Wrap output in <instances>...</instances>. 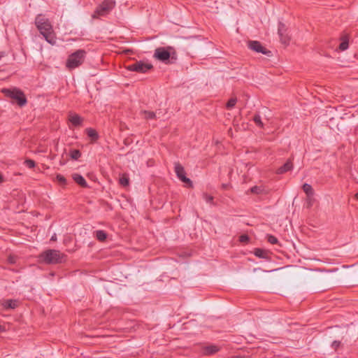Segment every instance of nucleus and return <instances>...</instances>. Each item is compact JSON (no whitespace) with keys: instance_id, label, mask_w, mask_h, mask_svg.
<instances>
[{"instance_id":"a878e982","label":"nucleus","mask_w":358,"mask_h":358,"mask_svg":"<svg viewBox=\"0 0 358 358\" xmlns=\"http://www.w3.org/2000/svg\"><path fill=\"white\" fill-rule=\"evenodd\" d=\"M250 192L253 194H259L263 192V189L259 186H254L250 189Z\"/></svg>"},{"instance_id":"dca6fc26","label":"nucleus","mask_w":358,"mask_h":358,"mask_svg":"<svg viewBox=\"0 0 358 358\" xmlns=\"http://www.w3.org/2000/svg\"><path fill=\"white\" fill-rule=\"evenodd\" d=\"M302 189L308 198L313 196L314 190L310 185L305 183L303 185Z\"/></svg>"},{"instance_id":"7c9ffc66","label":"nucleus","mask_w":358,"mask_h":358,"mask_svg":"<svg viewBox=\"0 0 358 358\" xmlns=\"http://www.w3.org/2000/svg\"><path fill=\"white\" fill-rule=\"evenodd\" d=\"M17 257L15 255H9L8 257V262L10 264H14L16 263Z\"/></svg>"},{"instance_id":"a211bd4d","label":"nucleus","mask_w":358,"mask_h":358,"mask_svg":"<svg viewBox=\"0 0 358 358\" xmlns=\"http://www.w3.org/2000/svg\"><path fill=\"white\" fill-rule=\"evenodd\" d=\"M95 236L99 241H104L107 238V234L103 230H97L95 231Z\"/></svg>"},{"instance_id":"0eeeda50","label":"nucleus","mask_w":358,"mask_h":358,"mask_svg":"<svg viewBox=\"0 0 358 358\" xmlns=\"http://www.w3.org/2000/svg\"><path fill=\"white\" fill-rule=\"evenodd\" d=\"M152 65L150 63H146L143 61H138L131 64L127 66V69L131 71L144 73L152 69Z\"/></svg>"},{"instance_id":"9d476101","label":"nucleus","mask_w":358,"mask_h":358,"mask_svg":"<svg viewBox=\"0 0 358 358\" xmlns=\"http://www.w3.org/2000/svg\"><path fill=\"white\" fill-rule=\"evenodd\" d=\"M278 31L281 43L285 45L289 44L290 37L287 33V29L283 23L279 22Z\"/></svg>"},{"instance_id":"2f4dec72","label":"nucleus","mask_w":358,"mask_h":358,"mask_svg":"<svg viewBox=\"0 0 358 358\" xmlns=\"http://www.w3.org/2000/svg\"><path fill=\"white\" fill-rule=\"evenodd\" d=\"M340 344V341H334L331 344V347L336 350L339 347Z\"/></svg>"},{"instance_id":"c756f323","label":"nucleus","mask_w":358,"mask_h":358,"mask_svg":"<svg viewBox=\"0 0 358 358\" xmlns=\"http://www.w3.org/2000/svg\"><path fill=\"white\" fill-rule=\"evenodd\" d=\"M203 197L207 203H211L213 200V197L206 193L203 194Z\"/></svg>"},{"instance_id":"2eb2a0df","label":"nucleus","mask_w":358,"mask_h":358,"mask_svg":"<svg viewBox=\"0 0 358 358\" xmlns=\"http://www.w3.org/2000/svg\"><path fill=\"white\" fill-rule=\"evenodd\" d=\"M3 306L6 309H14L17 306V301L16 300L8 299L3 302Z\"/></svg>"},{"instance_id":"f704fd0d","label":"nucleus","mask_w":358,"mask_h":358,"mask_svg":"<svg viewBox=\"0 0 358 358\" xmlns=\"http://www.w3.org/2000/svg\"><path fill=\"white\" fill-rule=\"evenodd\" d=\"M3 181V178L2 175L0 173V182H2Z\"/></svg>"},{"instance_id":"aec40b11","label":"nucleus","mask_w":358,"mask_h":358,"mask_svg":"<svg viewBox=\"0 0 358 358\" xmlns=\"http://www.w3.org/2000/svg\"><path fill=\"white\" fill-rule=\"evenodd\" d=\"M254 254L257 257L263 258V259L267 258V256H268L267 252L264 250H262L260 248L255 249Z\"/></svg>"},{"instance_id":"4c0bfd02","label":"nucleus","mask_w":358,"mask_h":358,"mask_svg":"<svg viewBox=\"0 0 358 358\" xmlns=\"http://www.w3.org/2000/svg\"><path fill=\"white\" fill-rule=\"evenodd\" d=\"M236 358H246L245 357H241V356H238V357H236Z\"/></svg>"},{"instance_id":"393cba45","label":"nucleus","mask_w":358,"mask_h":358,"mask_svg":"<svg viewBox=\"0 0 358 358\" xmlns=\"http://www.w3.org/2000/svg\"><path fill=\"white\" fill-rule=\"evenodd\" d=\"M24 164L29 169H33L36 166L35 162L30 159H26L24 162Z\"/></svg>"},{"instance_id":"473e14b6","label":"nucleus","mask_w":358,"mask_h":358,"mask_svg":"<svg viewBox=\"0 0 358 358\" xmlns=\"http://www.w3.org/2000/svg\"><path fill=\"white\" fill-rule=\"evenodd\" d=\"M249 240V238L247 235H241L240 236V241L241 242H247Z\"/></svg>"},{"instance_id":"423d86ee","label":"nucleus","mask_w":358,"mask_h":358,"mask_svg":"<svg viewBox=\"0 0 358 358\" xmlns=\"http://www.w3.org/2000/svg\"><path fill=\"white\" fill-rule=\"evenodd\" d=\"M115 6V2L113 1H104L98 6L92 15V17H99L107 15Z\"/></svg>"},{"instance_id":"6ab92c4d","label":"nucleus","mask_w":358,"mask_h":358,"mask_svg":"<svg viewBox=\"0 0 358 358\" xmlns=\"http://www.w3.org/2000/svg\"><path fill=\"white\" fill-rule=\"evenodd\" d=\"M86 133L92 140L96 141V139H98V134L94 129L92 128H88L86 129Z\"/></svg>"},{"instance_id":"7ed1b4c3","label":"nucleus","mask_w":358,"mask_h":358,"mask_svg":"<svg viewBox=\"0 0 358 358\" xmlns=\"http://www.w3.org/2000/svg\"><path fill=\"white\" fill-rule=\"evenodd\" d=\"M64 255L59 250L48 249L38 255V261L46 264H57L62 262Z\"/></svg>"},{"instance_id":"f3484780","label":"nucleus","mask_w":358,"mask_h":358,"mask_svg":"<svg viewBox=\"0 0 358 358\" xmlns=\"http://www.w3.org/2000/svg\"><path fill=\"white\" fill-rule=\"evenodd\" d=\"M69 156L73 160H78L80 157L81 153L78 150H70L69 152Z\"/></svg>"},{"instance_id":"c9c22d12","label":"nucleus","mask_w":358,"mask_h":358,"mask_svg":"<svg viewBox=\"0 0 358 358\" xmlns=\"http://www.w3.org/2000/svg\"><path fill=\"white\" fill-rule=\"evenodd\" d=\"M3 327L1 325H0V332L3 331Z\"/></svg>"},{"instance_id":"58836bf2","label":"nucleus","mask_w":358,"mask_h":358,"mask_svg":"<svg viewBox=\"0 0 358 358\" xmlns=\"http://www.w3.org/2000/svg\"><path fill=\"white\" fill-rule=\"evenodd\" d=\"M42 152V150H37V151L36 152V153H38V152Z\"/></svg>"},{"instance_id":"6e6552de","label":"nucleus","mask_w":358,"mask_h":358,"mask_svg":"<svg viewBox=\"0 0 358 358\" xmlns=\"http://www.w3.org/2000/svg\"><path fill=\"white\" fill-rule=\"evenodd\" d=\"M175 172L177 175V177L183 182L187 184L189 187L192 186V180L187 178L185 176V171L183 166L179 163L175 164Z\"/></svg>"},{"instance_id":"1a4fd4ad","label":"nucleus","mask_w":358,"mask_h":358,"mask_svg":"<svg viewBox=\"0 0 358 358\" xmlns=\"http://www.w3.org/2000/svg\"><path fill=\"white\" fill-rule=\"evenodd\" d=\"M248 47L250 49L256 52H260L267 56L271 55V52L266 50L264 46H262L261 43L257 41H249Z\"/></svg>"},{"instance_id":"20e7f679","label":"nucleus","mask_w":358,"mask_h":358,"mask_svg":"<svg viewBox=\"0 0 358 358\" xmlns=\"http://www.w3.org/2000/svg\"><path fill=\"white\" fill-rule=\"evenodd\" d=\"M1 92L7 97L15 101L20 107L26 105L27 100L24 92L17 88L1 90Z\"/></svg>"},{"instance_id":"5701e85b","label":"nucleus","mask_w":358,"mask_h":358,"mask_svg":"<svg viewBox=\"0 0 358 358\" xmlns=\"http://www.w3.org/2000/svg\"><path fill=\"white\" fill-rule=\"evenodd\" d=\"M142 113L144 114V117L147 120H152L156 117L155 113L152 111L143 110Z\"/></svg>"},{"instance_id":"9b49d317","label":"nucleus","mask_w":358,"mask_h":358,"mask_svg":"<svg viewBox=\"0 0 358 358\" xmlns=\"http://www.w3.org/2000/svg\"><path fill=\"white\" fill-rule=\"evenodd\" d=\"M220 350V348L215 345H205L201 348V353L205 356H209L217 353Z\"/></svg>"},{"instance_id":"bb28decb","label":"nucleus","mask_w":358,"mask_h":358,"mask_svg":"<svg viewBox=\"0 0 358 358\" xmlns=\"http://www.w3.org/2000/svg\"><path fill=\"white\" fill-rule=\"evenodd\" d=\"M266 237L268 242L272 245L277 244L278 243V238L273 235L268 234Z\"/></svg>"},{"instance_id":"4468645a","label":"nucleus","mask_w":358,"mask_h":358,"mask_svg":"<svg viewBox=\"0 0 358 358\" xmlns=\"http://www.w3.org/2000/svg\"><path fill=\"white\" fill-rule=\"evenodd\" d=\"M72 178L74 180L75 182H76L78 185L83 187H87V183L85 178L78 173H73L72 175Z\"/></svg>"},{"instance_id":"ddd939ff","label":"nucleus","mask_w":358,"mask_h":358,"mask_svg":"<svg viewBox=\"0 0 358 358\" xmlns=\"http://www.w3.org/2000/svg\"><path fill=\"white\" fill-rule=\"evenodd\" d=\"M293 169V164L290 159L287 160V162L278 169L276 173L278 174H283L289 171H291Z\"/></svg>"},{"instance_id":"72a5a7b5","label":"nucleus","mask_w":358,"mask_h":358,"mask_svg":"<svg viewBox=\"0 0 358 358\" xmlns=\"http://www.w3.org/2000/svg\"><path fill=\"white\" fill-rule=\"evenodd\" d=\"M56 238H57L56 234H54L52 236L50 241H56Z\"/></svg>"},{"instance_id":"c85d7f7f","label":"nucleus","mask_w":358,"mask_h":358,"mask_svg":"<svg viewBox=\"0 0 358 358\" xmlns=\"http://www.w3.org/2000/svg\"><path fill=\"white\" fill-rule=\"evenodd\" d=\"M237 99L236 98H231L227 103V108L228 109L232 108L236 103Z\"/></svg>"},{"instance_id":"412c9836","label":"nucleus","mask_w":358,"mask_h":358,"mask_svg":"<svg viewBox=\"0 0 358 358\" xmlns=\"http://www.w3.org/2000/svg\"><path fill=\"white\" fill-rule=\"evenodd\" d=\"M349 43L348 39L346 37H343L342 38V41L339 45V50L341 51H344L348 48Z\"/></svg>"},{"instance_id":"e433bc0d","label":"nucleus","mask_w":358,"mask_h":358,"mask_svg":"<svg viewBox=\"0 0 358 358\" xmlns=\"http://www.w3.org/2000/svg\"><path fill=\"white\" fill-rule=\"evenodd\" d=\"M355 198L358 200V192L355 194Z\"/></svg>"},{"instance_id":"cd10ccee","label":"nucleus","mask_w":358,"mask_h":358,"mask_svg":"<svg viewBox=\"0 0 358 358\" xmlns=\"http://www.w3.org/2000/svg\"><path fill=\"white\" fill-rule=\"evenodd\" d=\"M56 181L59 185H64L66 184V180L63 176H62L60 174H57L56 176Z\"/></svg>"},{"instance_id":"f8f14e48","label":"nucleus","mask_w":358,"mask_h":358,"mask_svg":"<svg viewBox=\"0 0 358 358\" xmlns=\"http://www.w3.org/2000/svg\"><path fill=\"white\" fill-rule=\"evenodd\" d=\"M83 119L76 113L69 112V122H70L73 126L79 127L82 124Z\"/></svg>"},{"instance_id":"b1692460","label":"nucleus","mask_w":358,"mask_h":358,"mask_svg":"<svg viewBox=\"0 0 358 358\" xmlns=\"http://www.w3.org/2000/svg\"><path fill=\"white\" fill-rule=\"evenodd\" d=\"M120 184L123 186V187H126L127 185H129V179L128 178L127 176L126 175H123L120 178Z\"/></svg>"},{"instance_id":"f03ea898","label":"nucleus","mask_w":358,"mask_h":358,"mask_svg":"<svg viewBox=\"0 0 358 358\" xmlns=\"http://www.w3.org/2000/svg\"><path fill=\"white\" fill-rule=\"evenodd\" d=\"M153 57L164 64H173L177 60V55L174 48L171 46L157 48Z\"/></svg>"},{"instance_id":"4be33fe9","label":"nucleus","mask_w":358,"mask_h":358,"mask_svg":"<svg viewBox=\"0 0 358 358\" xmlns=\"http://www.w3.org/2000/svg\"><path fill=\"white\" fill-rule=\"evenodd\" d=\"M253 121L256 124V125L260 128L264 127V123L262 121V118L259 114H255L253 117Z\"/></svg>"},{"instance_id":"f257e3e1","label":"nucleus","mask_w":358,"mask_h":358,"mask_svg":"<svg viewBox=\"0 0 358 358\" xmlns=\"http://www.w3.org/2000/svg\"><path fill=\"white\" fill-rule=\"evenodd\" d=\"M35 24L47 42L51 45L55 44V34L48 18L43 14H38L36 17Z\"/></svg>"},{"instance_id":"39448f33","label":"nucleus","mask_w":358,"mask_h":358,"mask_svg":"<svg viewBox=\"0 0 358 358\" xmlns=\"http://www.w3.org/2000/svg\"><path fill=\"white\" fill-rule=\"evenodd\" d=\"M86 57L84 50H78L69 55V69H72L80 66Z\"/></svg>"}]
</instances>
